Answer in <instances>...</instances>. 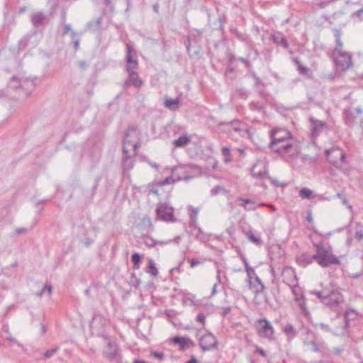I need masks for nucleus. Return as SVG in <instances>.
<instances>
[{"mask_svg":"<svg viewBox=\"0 0 363 363\" xmlns=\"http://www.w3.org/2000/svg\"><path fill=\"white\" fill-rule=\"evenodd\" d=\"M140 147V133L138 127L130 125L126 130L123 141L122 159H132L137 156Z\"/></svg>","mask_w":363,"mask_h":363,"instance_id":"nucleus-1","label":"nucleus"},{"mask_svg":"<svg viewBox=\"0 0 363 363\" xmlns=\"http://www.w3.org/2000/svg\"><path fill=\"white\" fill-rule=\"evenodd\" d=\"M315 261L319 266L323 268H327L332 265L340 264V259L333 253V250L330 246L328 247L323 250L315 252L313 255Z\"/></svg>","mask_w":363,"mask_h":363,"instance_id":"nucleus-2","label":"nucleus"},{"mask_svg":"<svg viewBox=\"0 0 363 363\" xmlns=\"http://www.w3.org/2000/svg\"><path fill=\"white\" fill-rule=\"evenodd\" d=\"M189 169L186 166H178L175 167L172 170V176L166 177L163 181L160 182V186H164L167 184H169L172 183H174L175 182H179L181 180H189L191 178V176L189 175H180L181 173L186 174L187 173V169Z\"/></svg>","mask_w":363,"mask_h":363,"instance_id":"nucleus-3","label":"nucleus"},{"mask_svg":"<svg viewBox=\"0 0 363 363\" xmlns=\"http://www.w3.org/2000/svg\"><path fill=\"white\" fill-rule=\"evenodd\" d=\"M257 333L259 337L269 341L274 339V330L269 320L266 318H260L256 321Z\"/></svg>","mask_w":363,"mask_h":363,"instance_id":"nucleus-4","label":"nucleus"},{"mask_svg":"<svg viewBox=\"0 0 363 363\" xmlns=\"http://www.w3.org/2000/svg\"><path fill=\"white\" fill-rule=\"evenodd\" d=\"M343 300V296L337 289H328L327 296L323 304L330 308H335L342 303Z\"/></svg>","mask_w":363,"mask_h":363,"instance_id":"nucleus-5","label":"nucleus"},{"mask_svg":"<svg viewBox=\"0 0 363 363\" xmlns=\"http://www.w3.org/2000/svg\"><path fill=\"white\" fill-rule=\"evenodd\" d=\"M138 68V60L136 52L129 44L126 45V67L127 73L135 72Z\"/></svg>","mask_w":363,"mask_h":363,"instance_id":"nucleus-6","label":"nucleus"},{"mask_svg":"<svg viewBox=\"0 0 363 363\" xmlns=\"http://www.w3.org/2000/svg\"><path fill=\"white\" fill-rule=\"evenodd\" d=\"M156 213L157 218L162 221H175L174 209L167 203H160L156 209Z\"/></svg>","mask_w":363,"mask_h":363,"instance_id":"nucleus-7","label":"nucleus"},{"mask_svg":"<svg viewBox=\"0 0 363 363\" xmlns=\"http://www.w3.org/2000/svg\"><path fill=\"white\" fill-rule=\"evenodd\" d=\"M269 135L271 138L270 143H272L274 147H275L278 143L289 141L291 140V138L290 132L281 128H274L271 130Z\"/></svg>","mask_w":363,"mask_h":363,"instance_id":"nucleus-8","label":"nucleus"},{"mask_svg":"<svg viewBox=\"0 0 363 363\" xmlns=\"http://www.w3.org/2000/svg\"><path fill=\"white\" fill-rule=\"evenodd\" d=\"M269 147L280 157H284L286 155L296 151V147L291 140L278 143L275 147L273 146L272 143H269Z\"/></svg>","mask_w":363,"mask_h":363,"instance_id":"nucleus-9","label":"nucleus"},{"mask_svg":"<svg viewBox=\"0 0 363 363\" xmlns=\"http://www.w3.org/2000/svg\"><path fill=\"white\" fill-rule=\"evenodd\" d=\"M251 175L256 179H263L268 176L267 160H257L251 168Z\"/></svg>","mask_w":363,"mask_h":363,"instance_id":"nucleus-10","label":"nucleus"},{"mask_svg":"<svg viewBox=\"0 0 363 363\" xmlns=\"http://www.w3.org/2000/svg\"><path fill=\"white\" fill-rule=\"evenodd\" d=\"M338 55L334 57V61L337 67L341 70H346L352 67V57L347 52L338 51Z\"/></svg>","mask_w":363,"mask_h":363,"instance_id":"nucleus-11","label":"nucleus"},{"mask_svg":"<svg viewBox=\"0 0 363 363\" xmlns=\"http://www.w3.org/2000/svg\"><path fill=\"white\" fill-rule=\"evenodd\" d=\"M218 340L212 333L203 335L199 340V345L203 351L210 350L216 347Z\"/></svg>","mask_w":363,"mask_h":363,"instance_id":"nucleus-12","label":"nucleus"},{"mask_svg":"<svg viewBox=\"0 0 363 363\" xmlns=\"http://www.w3.org/2000/svg\"><path fill=\"white\" fill-rule=\"evenodd\" d=\"M362 113V109L359 106L354 110L345 109L343 116L345 124L348 126H352L356 123L357 115H361Z\"/></svg>","mask_w":363,"mask_h":363,"instance_id":"nucleus-13","label":"nucleus"},{"mask_svg":"<svg viewBox=\"0 0 363 363\" xmlns=\"http://www.w3.org/2000/svg\"><path fill=\"white\" fill-rule=\"evenodd\" d=\"M201 35H202V31L195 29L191 32V36L187 37V40L185 43V45H186V50L191 57H198L200 53V50H201L200 48L198 47L196 50H194L193 52L191 51V38H194V40L196 42H197V38H199L198 40H200Z\"/></svg>","mask_w":363,"mask_h":363,"instance_id":"nucleus-14","label":"nucleus"},{"mask_svg":"<svg viewBox=\"0 0 363 363\" xmlns=\"http://www.w3.org/2000/svg\"><path fill=\"white\" fill-rule=\"evenodd\" d=\"M143 84V79L139 77L137 72L128 73V78L123 83V89H128L133 86L136 88H140Z\"/></svg>","mask_w":363,"mask_h":363,"instance_id":"nucleus-15","label":"nucleus"},{"mask_svg":"<svg viewBox=\"0 0 363 363\" xmlns=\"http://www.w3.org/2000/svg\"><path fill=\"white\" fill-rule=\"evenodd\" d=\"M242 123L238 119L233 120L230 122H222L220 123V125H226L228 126V130H233L234 132L238 133L240 136L244 137L245 134H247L250 135V130L246 129L243 130L242 128Z\"/></svg>","mask_w":363,"mask_h":363,"instance_id":"nucleus-16","label":"nucleus"},{"mask_svg":"<svg viewBox=\"0 0 363 363\" xmlns=\"http://www.w3.org/2000/svg\"><path fill=\"white\" fill-rule=\"evenodd\" d=\"M30 19L35 27L43 26L48 23V16L40 11L32 13L30 16Z\"/></svg>","mask_w":363,"mask_h":363,"instance_id":"nucleus-17","label":"nucleus"},{"mask_svg":"<svg viewBox=\"0 0 363 363\" xmlns=\"http://www.w3.org/2000/svg\"><path fill=\"white\" fill-rule=\"evenodd\" d=\"M104 356L110 361L116 360L118 356V348L116 343L108 342L104 350Z\"/></svg>","mask_w":363,"mask_h":363,"instance_id":"nucleus-18","label":"nucleus"},{"mask_svg":"<svg viewBox=\"0 0 363 363\" xmlns=\"http://www.w3.org/2000/svg\"><path fill=\"white\" fill-rule=\"evenodd\" d=\"M270 39L277 45L283 47L285 49L289 48V44L286 36L281 32H273L270 35Z\"/></svg>","mask_w":363,"mask_h":363,"instance_id":"nucleus-19","label":"nucleus"},{"mask_svg":"<svg viewBox=\"0 0 363 363\" xmlns=\"http://www.w3.org/2000/svg\"><path fill=\"white\" fill-rule=\"evenodd\" d=\"M172 341L174 344H178L180 347V350L185 351L189 347L195 345L194 342L189 337H174Z\"/></svg>","mask_w":363,"mask_h":363,"instance_id":"nucleus-20","label":"nucleus"},{"mask_svg":"<svg viewBox=\"0 0 363 363\" xmlns=\"http://www.w3.org/2000/svg\"><path fill=\"white\" fill-rule=\"evenodd\" d=\"M36 82H40V79L35 77L34 78H24V96L29 97L34 91L36 86Z\"/></svg>","mask_w":363,"mask_h":363,"instance_id":"nucleus-21","label":"nucleus"},{"mask_svg":"<svg viewBox=\"0 0 363 363\" xmlns=\"http://www.w3.org/2000/svg\"><path fill=\"white\" fill-rule=\"evenodd\" d=\"M310 121L311 123V135L313 138H316L323 131V130L325 125V123L321 121L315 119L313 118H311Z\"/></svg>","mask_w":363,"mask_h":363,"instance_id":"nucleus-22","label":"nucleus"},{"mask_svg":"<svg viewBox=\"0 0 363 363\" xmlns=\"http://www.w3.org/2000/svg\"><path fill=\"white\" fill-rule=\"evenodd\" d=\"M325 156L327 159H345V154L342 148L334 146L325 150Z\"/></svg>","mask_w":363,"mask_h":363,"instance_id":"nucleus-23","label":"nucleus"},{"mask_svg":"<svg viewBox=\"0 0 363 363\" xmlns=\"http://www.w3.org/2000/svg\"><path fill=\"white\" fill-rule=\"evenodd\" d=\"M248 283L250 288L252 289L256 294L263 292L264 286L259 277H256L255 279L251 280V282Z\"/></svg>","mask_w":363,"mask_h":363,"instance_id":"nucleus-24","label":"nucleus"},{"mask_svg":"<svg viewBox=\"0 0 363 363\" xmlns=\"http://www.w3.org/2000/svg\"><path fill=\"white\" fill-rule=\"evenodd\" d=\"M106 323L105 318L99 313H94L92 320L90 322V327L95 328H101Z\"/></svg>","mask_w":363,"mask_h":363,"instance_id":"nucleus-25","label":"nucleus"},{"mask_svg":"<svg viewBox=\"0 0 363 363\" xmlns=\"http://www.w3.org/2000/svg\"><path fill=\"white\" fill-rule=\"evenodd\" d=\"M238 200L242 202L240 206L243 207L245 211H254L260 206L259 204L257 205L255 201L251 199L239 198Z\"/></svg>","mask_w":363,"mask_h":363,"instance_id":"nucleus-26","label":"nucleus"},{"mask_svg":"<svg viewBox=\"0 0 363 363\" xmlns=\"http://www.w3.org/2000/svg\"><path fill=\"white\" fill-rule=\"evenodd\" d=\"M315 261V258H313V255H310L308 254H302L297 258V262L299 265L305 267L307 265L312 264L313 262Z\"/></svg>","mask_w":363,"mask_h":363,"instance_id":"nucleus-27","label":"nucleus"},{"mask_svg":"<svg viewBox=\"0 0 363 363\" xmlns=\"http://www.w3.org/2000/svg\"><path fill=\"white\" fill-rule=\"evenodd\" d=\"M191 136L185 134L174 140V145L177 147H182L187 145L191 142Z\"/></svg>","mask_w":363,"mask_h":363,"instance_id":"nucleus-28","label":"nucleus"},{"mask_svg":"<svg viewBox=\"0 0 363 363\" xmlns=\"http://www.w3.org/2000/svg\"><path fill=\"white\" fill-rule=\"evenodd\" d=\"M294 62L296 63V65H297V69H298V71L299 72L300 74H302V75H304V76H307V77H311V74H312V72L311 71V69L306 67V66H303L298 58H295L294 60Z\"/></svg>","mask_w":363,"mask_h":363,"instance_id":"nucleus-29","label":"nucleus"},{"mask_svg":"<svg viewBox=\"0 0 363 363\" xmlns=\"http://www.w3.org/2000/svg\"><path fill=\"white\" fill-rule=\"evenodd\" d=\"M344 316L345 321V327L348 328L350 326V321L354 320L357 316V313L354 310L349 309L345 311Z\"/></svg>","mask_w":363,"mask_h":363,"instance_id":"nucleus-30","label":"nucleus"},{"mask_svg":"<svg viewBox=\"0 0 363 363\" xmlns=\"http://www.w3.org/2000/svg\"><path fill=\"white\" fill-rule=\"evenodd\" d=\"M180 102L179 98H176L174 99H165L164 100V106L166 108L174 111L178 108V105Z\"/></svg>","mask_w":363,"mask_h":363,"instance_id":"nucleus-31","label":"nucleus"},{"mask_svg":"<svg viewBox=\"0 0 363 363\" xmlns=\"http://www.w3.org/2000/svg\"><path fill=\"white\" fill-rule=\"evenodd\" d=\"M335 36L336 48L333 51V55H335L337 53H338V51L341 50V48L343 46V44L340 39V36H341L340 31L338 30H335Z\"/></svg>","mask_w":363,"mask_h":363,"instance_id":"nucleus-32","label":"nucleus"},{"mask_svg":"<svg viewBox=\"0 0 363 363\" xmlns=\"http://www.w3.org/2000/svg\"><path fill=\"white\" fill-rule=\"evenodd\" d=\"M21 79L16 76H13L9 82V87L13 90L21 88Z\"/></svg>","mask_w":363,"mask_h":363,"instance_id":"nucleus-33","label":"nucleus"},{"mask_svg":"<svg viewBox=\"0 0 363 363\" xmlns=\"http://www.w3.org/2000/svg\"><path fill=\"white\" fill-rule=\"evenodd\" d=\"M147 272L154 277H155L158 274L157 268L155 266V263L154 260L152 259H150L148 260V269H147Z\"/></svg>","mask_w":363,"mask_h":363,"instance_id":"nucleus-34","label":"nucleus"},{"mask_svg":"<svg viewBox=\"0 0 363 363\" xmlns=\"http://www.w3.org/2000/svg\"><path fill=\"white\" fill-rule=\"evenodd\" d=\"M235 96L242 99H247L249 96V91L242 87L238 88L235 90Z\"/></svg>","mask_w":363,"mask_h":363,"instance_id":"nucleus-35","label":"nucleus"},{"mask_svg":"<svg viewBox=\"0 0 363 363\" xmlns=\"http://www.w3.org/2000/svg\"><path fill=\"white\" fill-rule=\"evenodd\" d=\"M142 239H143V242L146 246H147L149 247H152L155 246L157 244V241H156L152 238H151L150 236H147V235L143 236L142 238Z\"/></svg>","mask_w":363,"mask_h":363,"instance_id":"nucleus-36","label":"nucleus"},{"mask_svg":"<svg viewBox=\"0 0 363 363\" xmlns=\"http://www.w3.org/2000/svg\"><path fill=\"white\" fill-rule=\"evenodd\" d=\"M60 350V347L58 346H55L52 348H50L48 350H46L44 353H43V358L44 359H49L50 357H52L53 355H55Z\"/></svg>","mask_w":363,"mask_h":363,"instance_id":"nucleus-37","label":"nucleus"},{"mask_svg":"<svg viewBox=\"0 0 363 363\" xmlns=\"http://www.w3.org/2000/svg\"><path fill=\"white\" fill-rule=\"evenodd\" d=\"M327 289H324L321 291H312L310 293L311 294H315L320 299V302L323 303V301L327 296Z\"/></svg>","mask_w":363,"mask_h":363,"instance_id":"nucleus-38","label":"nucleus"},{"mask_svg":"<svg viewBox=\"0 0 363 363\" xmlns=\"http://www.w3.org/2000/svg\"><path fill=\"white\" fill-rule=\"evenodd\" d=\"M247 236L250 242L255 243L257 246H260L263 243L262 240L260 238L256 237L252 232L247 233Z\"/></svg>","mask_w":363,"mask_h":363,"instance_id":"nucleus-39","label":"nucleus"},{"mask_svg":"<svg viewBox=\"0 0 363 363\" xmlns=\"http://www.w3.org/2000/svg\"><path fill=\"white\" fill-rule=\"evenodd\" d=\"M188 209L189 211V216H190V218L191 220L193 221V222H196V219H197V216H198V213H199V208H195L192 206H189L188 207Z\"/></svg>","mask_w":363,"mask_h":363,"instance_id":"nucleus-40","label":"nucleus"},{"mask_svg":"<svg viewBox=\"0 0 363 363\" xmlns=\"http://www.w3.org/2000/svg\"><path fill=\"white\" fill-rule=\"evenodd\" d=\"M313 195V191L307 188H302L299 191V196L302 199H311Z\"/></svg>","mask_w":363,"mask_h":363,"instance_id":"nucleus-41","label":"nucleus"},{"mask_svg":"<svg viewBox=\"0 0 363 363\" xmlns=\"http://www.w3.org/2000/svg\"><path fill=\"white\" fill-rule=\"evenodd\" d=\"M250 108L251 110L255 111H257V112H260V113L264 112L263 105L258 102L252 101L250 104Z\"/></svg>","mask_w":363,"mask_h":363,"instance_id":"nucleus-42","label":"nucleus"},{"mask_svg":"<svg viewBox=\"0 0 363 363\" xmlns=\"http://www.w3.org/2000/svg\"><path fill=\"white\" fill-rule=\"evenodd\" d=\"M131 260L133 263L134 268L138 269L139 268V263L141 261V256L140 254L135 252L134 253L131 257Z\"/></svg>","mask_w":363,"mask_h":363,"instance_id":"nucleus-43","label":"nucleus"},{"mask_svg":"<svg viewBox=\"0 0 363 363\" xmlns=\"http://www.w3.org/2000/svg\"><path fill=\"white\" fill-rule=\"evenodd\" d=\"M52 291V286L50 284H46L44 287L37 293L38 296H42L44 293L47 292L49 296L51 295Z\"/></svg>","mask_w":363,"mask_h":363,"instance_id":"nucleus-44","label":"nucleus"},{"mask_svg":"<svg viewBox=\"0 0 363 363\" xmlns=\"http://www.w3.org/2000/svg\"><path fill=\"white\" fill-rule=\"evenodd\" d=\"M102 18L101 17L98 18L95 22H89L87 23V27L91 30H96L99 28L101 24Z\"/></svg>","mask_w":363,"mask_h":363,"instance_id":"nucleus-45","label":"nucleus"},{"mask_svg":"<svg viewBox=\"0 0 363 363\" xmlns=\"http://www.w3.org/2000/svg\"><path fill=\"white\" fill-rule=\"evenodd\" d=\"M304 345L306 346H311L313 352L320 351V347L315 342L314 340H304Z\"/></svg>","mask_w":363,"mask_h":363,"instance_id":"nucleus-46","label":"nucleus"},{"mask_svg":"<svg viewBox=\"0 0 363 363\" xmlns=\"http://www.w3.org/2000/svg\"><path fill=\"white\" fill-rule=\"evenodd\" d=\"M245 270H246L247 275L248 282H251V280L255 279L256 277H258L256 274L255 271L252 267H250L246 269Z\"/></svg>","mask_w":363,"mask_h":363,"instance_id":"nucleus-47","label":"nucleus"},{"mask_svg":"<svg viewBox=\"0 0 363 363\" xmlns=\"http://www.w3.org/2000/svg\"><path fill=\"white\" fill-rule=\"evenodd\" d=\"M1 336L6 339V340H9V341L13 342V343H16V341L14 338H13L11 337V335L9 334V330H8V328H4L2 329V332H1Z\"/></svg>","mask_w":363,"mask_h":363,"instance_id":"nucleus-48","label":"nucleus"},{"mask_svg":"<svg viewBox=\"0 0 363 363\" xmlns=\"http://www.w3.org/2000/svg\"><path fill=\"white\" fill-rule=\"evenodd\" d=\"M354 238L359 241L363 239V229L359 225H357L355 228Z\"/></svg>","mask_w":363,"mask_h":363,"instance_id":"nucleus-49","label":"nucleus"},{"mask_svg":"<svg viewBox=\"0 0 363 363\" xmlns=\"http://www.w3.org/2000/svg\"><path fill=\"white\" fill-rule=\"evenodd\" d=\"M284 333L287 335H292V336H294L296 335V331L293 327L292 325L291 324H288L286 325L284 328Z\"/></svg>","mask_w":363,"mask_h":363,"instance_id":"nucleus-50","label":"nucleus"},{"mask_svg":"<svg viewBox=\"0 0 363 363\" xmlns=\"http://www.w3.org/2000/svg\"><path fill=\"white\" fill-rule=\"evenodd\" d=\"M133 167V160H123L122 167L124 172L128 171Z\"/></svg>","mask_w":363,"mask_h":363,"instance_id":"nucleus-51","label":"nucleus"},{"mask_svg":"<svg viewBox=\"0 0 363 363\" xmlns=\"http://www.w3.org/2000/svg\"><path fill=\"white\" fill-rule=\"evenodd\" d=\"M336 197L342 200V203L345 205L349 209H352V206L349 204L348 200L344 194L338 193L336 195Z\"/></svg>","mask_w":363,"mask_h":363,"instance_id":"nucleus-52","label":"nucleus"},{"mask_svg":"<svg viewBox=\"0 0 363 363\" xmlns=\"http://www.w3.org/2000/svg\"><path fill=\"white\" fill-rule=\"evenodd\" d=\"M72 35V39L74 43V48L75 50H79V40L78 38H76V33L74 31L71 32Z\"/></svg>","mask_w":363,"mask_h":363,"instance_id":"nucleus-53","label":"nucleus"},{"mask_svg":"<svg viewBox=\"0 0 363 363\" xmlns=\"http://www.w3.org/2000/svg\"><path fill=\"white\" fill-rule=\"evenodd\" d=\"M292 292L295 295V301L296 302H298L300 301H303V298H304V296L301 294H298L296 292V286H292Z\"/></svg>","mask_w":363,"mask_h":363,"instance_id":"nucleus-54","label":"nucleus"},{"mask_svg":"<svg viewBox=\"0 0 363 363\" xmlns=\"http://www.w3.org/2000/svg\"><path fill=\"white\" fill-rule=\"evenodd\" d=\"M267 178H268L275 186H286V184L281 183L277 179L272 178L269 176H267Z\"/></svg>","mask_w":363,"mask_h":363,"instance_id":"nucleus-55","label":"nucleus"},{"mask_svg":"<svg viewBox=\"0 0 363 363\" xmlns=\"http://www.w3.org/2000/svg\"><path fill=\"white\" fill-rule=\"evenodd\" d=\"M150 354H151V356H152L153 357H155L159 360H162L164 357V353L161 352H151Z\"/></svg>","mask_w":363,"mask_h":363,"instance_id":"nucleus-56","label":"nucleus"},{"mask_svg":"<svg viewBox=\"0 0 363 363\" xmlns=\"http://www.w3.org/2000/svg\"><path fill=\"white\" fill-rule=\"evenodd\" d=\"M221 151L223 157H225V159H229V157H230V149L228 148V147H223Z\"/></svg>","mask_w":363,"mask_h":363,"instance_id":"nucleus-57","label":"nucleus"},{"mask_svg":"<svg viewBox=\"0 0 363 363\" xmlns=\"http://www.w3.org/2000/svg\"><path fill=\"white\" fill-rule=\"evenodd\" d=\"M196 320L201 323L202 325H204L206 320V315L203 313H199L197 315Z\"/></svg>","mask_w":363,"mask_h":363,"instance_id":"nucleus-58","label":"nucleus"},{"mask_svg":"<svg viewBox=\"0 0 363 363\" xmlns=\"http://www.w3.org/2000/svg\"><path fill=\"white\" fill-rule=\"evenodd\" d=\"M313 246L316 248V252H320L327 248L323 245L322 242H313Z\"/></svg>","mask_w":363,"mask_h":363,"instance_id":"nucleus-59","label":"nucleus"},{"mask_svg":"<svg viewBox=\"0 0 363 363\" xmlns=\"http://www.w3.org/2000/svg\"><path fill=\"white\" fill-rule=\"evenodd\" d=\"M230 312H231V307H230V306H227V307H223V308H221V312H220V314H221L223 317L227 316V315H228Z\"/></svg>","mask_w":363,"mask_h":363,"instance_id":"nucleus-60","label":"nucleus"},{"mask_svg":"<svg viewBox=\"0 0 363 363\" xmlns=\"http://www.w3.org/2000/svg\"><path fill=\"white\" fill-rule=\"evenodd\" d=\"M363 15V8L362 9H360L357 11H356L355 12L352 13V18H359Z\"/></svg>","mask_w":363,"mask_h":363,"instance_id":"nucleus-61","label":"nucleus"},{"mask_svg":"<svg viewBox=\"0 0 363 363\" xmlns=\"http://www.w3.org/2000/svg\"><path fill=\"white\" fill-rule=\"evenodd\" d=\"M318 326L323 331L325 332H330L331 329L329 325L325 324V323H320L318 325Z\"/></svg>","mask_w":363,"mask_h":363,"instance_id":"nucleus-62","label":"nucleus"},{"mask_svg":"<svg viewBox=\"0 0 363 363\" xmlns=\"http://www.w3.org/2000/svg\"><path fill=\"white\" fill-rule=\"evenodd\" d=\"M306 220L308 223H312V224L313 223V214H312L311 211H308L307 212Z\"/></svg>","mask_w":363,"mask_h":363,"instance_id":"nucleus-63","label":"nucleus"},{"mask_svg":"<svg viewBox=\"0 0 363 363\" xmlns=\"http://www.w3.org/2000/svg\"><path fill=\"white\" fill-rule=\"evenodd\" d=\"M189 262H190L191 267H195L196 266L201 264L200 261L195 259H190Z\"/></svg>","mask_w":363,"mask_h":363,"instance_id":"nucleus-64","label":"nucleus"}]
</instances>
